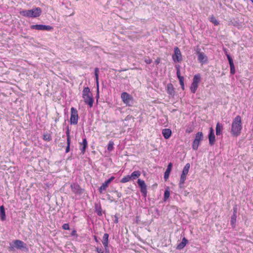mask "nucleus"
I'll list each match as a JSON object with an SVG mask.
<instances>
[{"label":"nucleus","mask_w":253,"mask_h":253,"mask_svg":"<svg viewBox=\"0 0 253 253\" xmlns=\"http://www.w3.org/2000/svg\"><path fill=\"white\" fill-rule=\"evenodd\" d=\"M242 129V119L240 116H237L233 120L231 133L233 136L237 137L241 134Z\"/></svg>","instance_id":"obj_1"},{"label":"nucleus","mask_w":253,"mask_h":253,"mask_svg":"<svg viewBox=\"0 0 253 253\" xmlns=\"http://www.w3.org/2000/svg\"><path fill=\"white\" fill-rule=\"evenodd\" d=\"M82 97L85 104L89 106L90 108L92 107L94 99L92 94L88 87H84L82 92Z\"/></svg>","instance_id":"obj_2"},{"label":"nucleus","mask_w":253,"mask_h":253,"mask_svg":"<svg viewBox=\"0 0 253 253\" xmlns=\"http://www.w3.org/2000/svg\"><path fill=\"white\" fill-rule=\"evenodd\" d=\"M19 13L24 17L36 18L41 15L42 9L40 7H36L31 10H21Z\"/></svg>","instance_id":"obj_3"},{"label":"nucleus","mask_w":253,"mask_h":253,"mask_svg":"<svg viewBox=\"0 0 253 253\" xmlns=\"http://www.w3.org/2000/svg\"><path fill=\"white\" fill-rule=\"evenodd\" d=\"M121 99L123 102L128 106H132L133 104V97L127 92H124L121 94Z\"/></svg>","instance_id":"obj_4"},{"label":"nucleus","mask_w":253,"mask_h":253,"mask_svg":"<svg viewBox=\"0 0 253 253\" xmlns=\"http://www.w3.org/2000/svg\"><path fill=\"white\" fill-rule=\"evenodd\" d=\"M79 120V115L78 111L74 107L71 108V117L70 122L71 125H76L78 124Z\"/></svg>","instance_id":"obj_5"},{"label":"nucleus","mask_w":253,"mask_h":253,"mask_svg":"<svg viewBox=\"0 0 253 253\" xmlns=\"http://www.w3.org/2000/svg\"><path fill=\"white\" fill-rule=\"evenodd\" d=\"M223 51L226 55L227 59L229 61V64L230 68V74L231 75H234L235 73V69L233 62V60L230 55L228 53V49L225 47L223 48Z\"/></svg>","instance_id":"obj_6"},{"label":"nucleus","mask_w":253,"mask_h":253,"mask_svg":"<svg viewBox=\"0 0 253 253\" xmlns=\"http://www.w3.org/2000/svg\"><path fill=\"white\" fill-rule=\"evenodd\" d=\"M201 77L200 74H198L194 76L193 82L191 84L190 89L193 93H195L198 88V84L200 82Z\"/></svg>","instance_id":"obj_7"},{"label":"nucleus","mask_w":253,"mask_h":253,"mask_svg":"<svg viewBox=\"0 0 253 253\" xmlns=\"http://www.w3.org/2000/svg\"><path fill=\"white\" fill-rule=\"evenodd\" d=\"M137 183L138 184V185L140 189L141 193H142V195L146 197L147 195V185L145 182V181L143 180H142L141 179H138L137 180Z\"/></svg>","instance_id":"obj_8"},{"label":"nucleus","mask_w":253,"mask_h":253,"mask_svg":"<svg viewBox=\"0 0 253 253\" xmlns=\"http://www.w3.org/2000/svg\"><path fill=\"white\" fill-rule=\"evenodd\" d=\"M31 29L42 31H51L53 28L52 26L49 25H32L31 26Z\"/></svg>","instance_id":"obj_9"},{"label":"nucleus","mask_w":253,"mask_h":253,"mask_svg":"<svg viewBox=\"0 0 253 253\" xmlns=\"http://www.w3.org/2000/svg\"><path fill=\"white\" fill-rule=\"evenodd\" d=\"M174 53L172 55V59L174 62H179L182 61V55L179 48L177 46L174 48Z\"/></svg>","instance_id":"obj_10"},{"label":"nucleus","mask_w":253,"mask_h":253,"mask_svg":"<svg viewBox=\"0 0 253 253\" xmlns=\"http://www.w3.org/2000/svg\"><path fill=\"white\" fill-rule=\"evenodd\" d=\"M70 187L72 192L76 194L82 195L84 191L83 189L81 188L79 185L76 183L72 184Z\"/></svg>","instance_id":"obj_11"},{"label":"nucleus","mask_w":253,"mask_h":253,"mask_svg":"<svg viewBox=\"0 0 253 253\" xmlns=\"http://www.w3.org/2000/svg\"><path fill=\"white\" fill-rule=\"evenodd\" d=\"M203 137V134L202 132H199L196 135L195 139L193 143V149L197 150L198 149L200 140L202 139Z\"/></svg>","instance_id":"obj_12"},{"label":"nucleus","mask_w":253,"mask_h":253,"mask_svg":"<svg viewBox=\"0 0 253 253\" xmlns=\"http://www.w3.org/2000/svg\"><path fill=\"white\" fill-rule=\"evenodd\" d=\"M209 144L211 146H212L215 141V136L214 133V130L212 127L210 128V132L208 135Z\"/></svg>","instance_id":"obj_13"},{"label":"nucleus","mask_w":253,"mask_h":253,"mask_svg":"<svg viewBox=\"0 0 253 253\" xmlns=\"http://www.w3.org/2000/svg\"><path fill=\"white\" fill-rule=\"evenodd\" d=\"M14 246L18 249H22L26 248V244L23 241L19 240H16L13 242Z\"/></svg>","instance_id":"obj_14"},{"label":"nucleus","mask_w":253,"mask_h":253,"mask_svg":"<svg viewBox=\"0 0 253 253\" xmlns=\"http://www.w3.org/2000/svg\"><path fill=\"white\" fill-rule=\"evenodd\" d=\"M167 91L169 95H170L172 97L174 96V95H175V91H174V88L172 84L169 83L167 84Z\"/></svg>","instance_id":"obj_15"},{"label":"nucleus","mask_w":253,"mask_h":253,"mask_svg":"<svg viewBox=\"0 0 253 253\" xmlns=\"http://www.w3.org/2000/svg\"><path fill=\"white\" fill-rule=\"evenodd\" d=\"M162 134L166 139H169L171 135V130L169 128H164L162 130Z\"/></svg>","instance_id":"obj_16"},{"label":"nucleus","mask_w":253,"mask_h":253,"mask_svg":"<svg viewBox=\"0 0 253 253\" xmlns=\"http://www.w3.org/2000/svg\"><path fill=\"white\" fill-rule=\"evenodd\" d=\"M80 150L83 154H84L87 146V141L86 138L83 139L82 142L80 143Z\"/></svg>","instance_id":"obj_17"},{"label":"nucleus","mask_w":253,"mask_h":253,"mask_svg":"<svg viewBox=\"0 0 253 253\" xmlns=\"http://www.w3.org/2000/svg\"><path fill=\"white\" fill-rule=\"evenodd\" d=\"M223 125L218 122L216 125L215 131L216 135H220L222 134Z\"/></svg>","instance_id":"obj_18"},{"label":"nucleus","mask_w":253,"mask_h":253,"mask_svg":"<svg viewBox=\"0 0 253 253\" xmlns=\"http://www.w3.org/2000/svg\"><path fill=\"white\" fill-rule=\"evenodd\" d=\"M172 167V164L171 163H169L167 167V169L165 172L164 173V178L166 180L169 178V176L170 172L171 170V169Z\"/></svg>","instance_id":"obj_19"},{"label":"nucleus","mask_w":253,"mask_h":253,"mask_svg":"<svg viewBox=\"0 0 253 253\" xmlns=\"http://www.w3.org/2000/svg\"><path fill=\"white\" fill-rule=\"evenodd\" d=\"M94 74L95 77V80L96 83V85L97 86V94L99 95V90H98V86H99V69L98 68H96L94 69Z\"/></svg>","instance_id":"obj_20"},{"label":"nucleus","mask_w":253,"mask_h":253,"mask_svg":"<svg viewBox=\"0 0 253 253\" xmlns=\"http://www.w3.org/2000/svg\"><path fill=\"white\" fill-rule=\"evenodd\" d=\"M130 175L131 179L134 180L136 178L139 177V176L141 175V172L139 170H135L133 172H132L131 175Z\"/></svg>","instance_id":"obj_21"},{"label":"nucleus","mask_w":253,"mask_h":253,"mask_svg":"<svg viewBox=\"0 0 253 253\" xmlns=\"http://www.w3.org/2000/svg\"><path fill=\"white\" fill-rule=\"evenodd\" d=\"M110 183L107 180L102 183V185L99 188V192L100 194L103 193V191L105 190L108 187Z\"/></svg>","instance_id":"obj_22"},{"label":"nucleus","mask_w":253,"mask_h":253,"mask_svg":"<svg viewBox=\"0 0 253 253\" xmlns=\"http://www.w3.org/2000/svg\"><path fill=\"white\" fill-rule=\"evenodd\" d=\"M188 243L187 240L184 237L182 239L181 243H180L177 246V249L178 250H181L184 248Z\"/></svg>","instance_id":"obj_23"},{"label":"nucleus","mask_w":253,"mask_h":253,"mask_svg":"<svg viewBox=\"0 0 253 253\" xmlns=\"http://www.w3.org/2000/svg\"><path fill=\"white\" fill-rule=\"evenodd\" d=\"M0 217L2 221H4L6 219L5 212L3 206L0 207Z\"/></svg>","instance_id":"obj_24"},{"label":"nucleus","mask_w":253,"mask_h":253,"mask_svg":"<svg viewBox=\"0 0 253 253\" xmlns=\"http://www.w3.org/2000/svg\"><path fill=\"white\" fill-rule=\"evenodd\" d=\"M109 234L105 233L103 236L102 244L104 247L106 248L108 245Z\"/></svg>","instance_id":"obj_25"},{"label":"nucleus","mask_w":253,"mask_h":253,"mask_svg":"<svg viewBox=\"0 0 253 253\" xmlns=\"http://www.w3.org/2000/svg\"><path fill=\"white\" fill-rule=\"evenodd\" d=\"M237 215L232 214L231 217L230 224L233 228L236 227Z\"/></svg>","instance_id":"obj_26"},{"label":"nucleus","mask_w":253,"mask_h":253,"mask_svg":"<svg viewBox=\"0 0 253 253\" xmlns=\"http://www.w3.org/2000/svg\"><path fill=\"white\" fill-rule=\"evenodd\" d=\"M186 177L187 174H181L179 181L180 187H181L184 184L185 181L186 179Z\"/></svg>","instance_id":"obj_27"},{"label":"nucleus","mask_w":253,"mask_h":253,"mask_svg":"<svg viewBox=\"0 0 253 253\" xmlns=\"http://www.w3.org/2000/svg\"><path fill=\"white\" fill-rule=\"evenodd\" d=\"M131 180L130 175H127L124 177H123L121 180L120 182L122 183H126L129 181Z\"/></svg>","instance_id":"obj_28"},{"label":"nucleus","mask_w":253,"mask_h":253,"mask_svg":"<svg viewBox=\"0 0 253 253\" xmlns=\"http://www.w3.org/2000/svg\"><path fill=\"white\" fill-rule=\"evenodd\" d=\"M190 168V164L189 163L186 164L183 169L182 173L187 175V174L189 172Z\"/></svg>","instance_id":"obj_29"},{"label":"nucleus","mask_w":253,"mask_h":253,"mask_svg":"<svg viewBox=\"0 0 253 253\" xmlns=\"http://www.w3.org/2000/svg\"><path fill=\"white\" fill-rule=\"evenodd\" d=\"M43 139L46 141H50L52 139L51 134L49 133H44L43 135Z\"/></svg>","instance_id":"obj_30"},{"label":"nucleus","mask_w":253,"mask_h":253,"mask_svg":"<svg viewBox=\"0 0 253 253\" xmlns=\"http://www.w3.org/2000/svg\"><path fill=\"white\" fill-rule=\"evenodd\" d=\"M210 21L214 26H217L219 24V21L213 15L210 18Z\"/></svg>","instance_id":"obj_31"},{"label":"nucleus","mask_w":253,"mask_h":253,"mask_svg":"<svg viewBox=\"0 0 253 253\" xmlns=\"http://www.w3.org/2000/svg\"><path fill=\"white\" fill-rule=\"evenodd\" d=\"M66 133V136H67V142L69 143V142H71V137H70V131L69 127H67Z\"/></svg>","instance_id":"obj_32"},{"label":"nucleus","mask_w":253,"mask_h":253,"mask_svg":"<svg viewBox=\"0 0 253 253\" xmlns=\"http://www.w3.org/2000/svg\"><path fill=\"white\" fill-rule=\"evenodd\" d=\"M114 142L112 141H110L107 146V150L109 151H112L114 149Z\"/></svg>","instance_id":"obj_33"},{"label":"nucleus","mask_w":253,"mask_h":253,"mask_svg":"<svg viewBox=\"0 0 253 253\" xmlns=\"http://www.w3.org/2000/svg\"><path fill=\"white\" fill-rule=\"evenodd\" d=\"M197 54L198 55V60L200 62H203V60L204 59V54L200 52V51H197Z\"/></svg>","instance_id":"obj_34"},{"label":"nucleus","mask_w":253,"mask_h":253,"mask_svg":"<svg viewBox=\"0 0 253 253\" xmlns=\"http://www.w3.org/2000/svg\"><path fill=\"white\" fill-rule=\"evenodd\" d=\"M176 75H177V77L178 80L181 79V78H183V77L181 76L180 75V66H176Z\"/></svg>","instance_id":"obj_35"},{"label":"nucleus","mask_w":253,"mask_h":253,"mask_svg":"<svg viewBox=\"0 0 253 253\" xmlns=\"http://www.w3.org/2000/svg\"><path fill=\"white\" fill-rule=\"evenodd\" d=\"M170 193L169 190H166L164 193V201H166L169 197Z\"/></svg>","instance_id":"obj_36"},{"label":"nucleus","mask_w":253,"mask_h":253,"mask_svg":"<svg viewBox=\"0 0 253 253\" xmlns=\"http://www.w3.org/2000/svg\"><path fill=\"white\" fill-rule=\"evenodd\" d=\"M179 83L181 85V88L182 90L184 89V78H181V79H179Z\"/></svg>","instance_id":"obj_37"},{"label":"nucleus","mask_w":253,"mask_h":253,"mask_svg":"<svg viewBox=\"0 0 253 253\" xmlns=\"http://www.w3.org/2000/svg\"><path fill=\"white\" fill-rule=\"evenodd\" d=\"M179 83L181 85V88L182 90L184 89V78H181V79H179Z\"/></svg>","instance_id":"obj_38"},{"label":"nucleus","mask_w":253,"mask_h":253,"mask_svg":"<svg viewBox=\"0 0 253 253\" xmlns=\"http://www.w3.org/2000/svg\"><path fill=\"white\" fill-rule=\"evenodd\" d=\"M144 61L146 64H150L152 63V60L149 57H147L145 58Z\"/></svg>","instance_id":"obj_39"},{"label":"nucleus","mask_w":253,"mask_h":253,"mask_svg":"<svg viewBox=\"0 0 253 253\" xmlns=\"http://www.w3.org/2000/svg\"><path fill=\"white\" fill-rule=\"evenodd\" d=\"M62 228L64 230H69V225L68 223H65L62 225Z\"/></svg>","instance_id":"obj_40"},{"label":"nucleus","mask_w":253,"mask_h":253,"mask_svg":"<svg viewBox=\"0 0 253 253\" xmlns=\"http://www.w3.org/2000/svg\"><path fill=\"white\" fill-rule=\"evenodd\" d=\"M70 144H71V142H69V143L67 142V146L66 147V150H65V152L66 153H68L70 151Z\"/></svg>","instance_id":"obj_41"},{"label":"nucleus","mask_w":253,"mask_h":253,"mask_svg":"<svg viewBox=\"0 0 253 253\" xmlns=\"http://www.w3.org/2000/svg\"><path fill=\"white\" fill-rule=\"evenodd\" d=\"M95 251L98 253H103V250L101 248L97 247L96 248Z\"/></svg>","instance_id":"obj_42"},{"label":"nucleus","mask_w":253,"mask_h":253,"mask_svg":"<svg viewBox=\"0 0 253 253\" xmlns=\"http://www.w3.org/2000/svg\"><path fill=\"white\" fill-rule=\"evenodd\" d=\"M114 192L116 194L118 198H120L122 197V194L121 192H118L117 190H115Z\"/></svg>","instance_id":"obj_43"},{"label":"nucleus","mask_w":253,"mask_h":253,"mask_svg":"<svg viewBox=\"0 0 253 253\" xmlns=\"http://www.w3.org/2000/svg\"><path fill=\"white\" fill-rule=\"evenodd\" d=\"M114 179H115V177L112 176L110 178H109L108 180H107V181H108V182L109 183H110Z\"/></svg>","instance_id":"obj_44"},{"label":"nucleus","mask_w":253,"mask_h":253,"mask_svg":"<svg viewBox=\"0 0 253 253\" xmlns=\"http://www.w3.org/2000/svg\"><path fill=\"white\" fill-rule=\"evenodd\" d=\"M114 179H115V177L112 176L110 178H109L108 180H107V181H108V182L109 183H110Z\"/></svg>","instance_id":"obj_45"},{"label":"nucleus","mask_w":253,"mask_h":253,"mask_svg":"<svg viewBox=\"0 0 253 253\" xmlns=\"http://www.w3.org/2000/svg\"><path fill=\"white\" fill-rule=\"evenodd\" d=\"M237 209L236 206L233 208V214L237 215Z\"/></svg>","instance_id":"obj_46"},{"label":"nucleus","mask_w":253,"mask_h":253,"mask_svg":"<svg viewBox=\"0 0 253 253\" xmlns=\"http://www.w3.org/2000/svg\"><path fill=\"white\" fill-rule=\"evenodd\" d=\"M161 62V58H157L156 60L155 61V63L158 65Z\"/></svg>","instance_id":"obj_47"},{"label":"nucleus","mask_w":253,"mask_h":253,"mask_svg":"<svg viewBox=\"0 0 253 253\" xmlns=\"http://www.w3.org/2000/svg\"><path fill=\"white\" fill-rule=\"evenodd\" d=\"M192 131V129L190 128H187L186 129V132H187V133H190Z\"/></svg>","instance_id":"obj_48"},{"label":"nucleus","mask_w":253,"mask_h":253,"mask_svg":"<svg viewBox=\"0 0 253 253\" xmlns=\"http://www.w3.org/2000/svg\"><path fill=\"white\" fill-rule=\"evenodd\" d=\"M76 234H77L76 231L75 230H73L71 233V235L74 236V235H76Z\"/></svg>","instance_id":"obj_49"},{"label":"nucleus","mask_w":253,"mask_h":253,"mask_svg":"<svg viewBox=\"0 0 253 253\" xmlns=\"http://www.w3.org/2000/svg\"><path fill=\"white\" fill-rule=\"evenodd\" d=\"M94 238L95 241L96 242H98V240H97V237H96V236H94Z\"/></svg>","instance_id":"obj_50"},{"label":"nucleus","mask_w":253,"mask_h":253,"mask_svg":"<svg viewBox=\"0 0 253 253\" xmlns=\"http://www.w3.org/2000/svg\"><path fill=\"white\" fill-rule=\"evenodd\" d=\"M108 200H110L111 202H113L114 201V200L111 199L110 198H108Z\"/></svg>","instance_id":"obj_51"},{"label":"nucleus","mask_w":253,"mask_h":253,"mask_svg":"<svg viewBox=\"0 0 253 253\" xmlns=\"http://www.w3.org/2000/svg\"><path fill=\"white\" fill-rule=\"evenodd\" d=\"M115 222H116V223L118 222V219H116V220Z\"/></svg>","instance_id":"obj_52"},{"label":"nucleus","mask_w":253,"mask_h":253,"mask_svg":"<svg viewBox=\"0 0 253 253\" xmlns=\"http://www.w3.org/2000/svg\"><path fill=\"white\" fill-rule=\"evenodd\" d=\"M252 3H253V0H251Z\"/></svg>","instance_id":"obj_53"}]
</instances>
